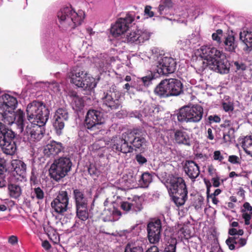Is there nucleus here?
<instances>
[{
  "instance_id": "nucleus-1",
  "label": "nucleus",
  "mask_w": 252,
  "mask_h": 252,
  "mask_svg": "<svg viewBox=\"0 0 252 252\" xmlns=\"http://www.w3.org/2000/svg\"><path fill=\"white\" fill-rule=\"evenodd\" d=\"M145 132L142 129L134 128L123 133L120 136L113 137L111 146L113 150L128 154L132 153L134 147L140 149L146 143Z\"/></svg>"
},
{
  "instance_id": "nucleus-2",
  "label": "nucleus",
  "mask_w": 252,
  "mask_h": 252,
  "mask_svg": "<svg viewBox=\"0 0 252 252\" xmlns=\"http://www.w3.org/2000/svg\"><path fill=\"white\" fill-rule=\"evenodd\" d=\"M200 50L201 57L204 59L198 61L202 64L200 66L201 70L209 67L211 69L221 74L229 72L230 64L222 51L211 46H203Z\"/></svg>"
},
{
  "instance_id": "nucleus-3",
  "label": "nucleus",
  "mask_w": 252,
  "mask_h": 252,
  "mask_svg": "<svg viewBox=\"0 0 252 252\" xmlns=\"http://www.w3.org/2000/svg\"><path fill=\"white\" fill-rule=\"evenodd\" d=\"M57 17L61 29L71 31L82 24L85 13L82 10L76 12L71 7H65L60 9L57 13Z\"/></svg>"
},
{
  "instance_id": "nucleus-4",
  "label": "nucleus",
  "mask_w": 252,
  "mask_h": 252,
  "mask_svg": "<svg viewBox=\"0 0 252 252\" xmlns=\"http://www.w3.org/2000/svg\"><path fill=\"white\" fill-rule=\"evenodd\" d=\"M183 92V84L179 80L175 78L161 81L154 89L155 94L160 98L178 96Z\"/></svg>"
},
{
  "instance_id": "nucleus-5",
  "label": "nucleus",
  "mask_w": 252,
  "mask_h": 252,
  "mask_svg": "<svg viewBox=\"0 0 252 252\" xmlns=\"http://www.w3.org/2000/svg\"><path fill=\"white\" fill-rule=\"evenodd\" d=\"M28 120L31 123L45 125L49 119L50 111L41 101L34 100L30 103L26 109Z\"/></svg>"
},
{
  "instance_id": "nucleus-6",
  "label": "nucleus",
  "mask_w": 252,
  "mask_h": 252,
  "mask_svg": "<svg viewBox=\"0 0 252 252\" xmlns=\"http://www.w3.org/2000/svg\"><path fill=\"white\" fill-rule=\"evenodd\" d=\"M170 193L172 200L177 207L185 204L188 199V191L184 179L182 177H176L170 181Z\"/></svg>"
},
{
  "instance_id": "nucleus-7",
  "label": "nucleus",
  "mask_w": 252,
  "mask_h": 252,
  "mask_svg": "<svg viewBox=\"0 0 252 252\" xmlns=\"http://www.w3.org/2000/svg\"><path fill=\"white\" fill-rule=\"evenodd\" d=\"M72 165L71 159L68 157H63L55 159L49 170L51 178L59 182L70 171Z\"/></svg>"
},
{
  "instance_id": "nucleus-8",
  "label": "nucleus",
  "mask_w": 252,
  "mask_h": 252,
  "mask_svg": "<svg viewBox=\"0 0 252 252\" xmlns=\"http://www.w3.org/2000/svg\"><path fill=\"white\" fill-rule=\"evenodd\" d=\"M16 98L8 94L2 95L0 99V114L2 115L4 122L8 125L12 124L16 119Z\"/></svg>"
},
{
  "instance_id": "nucleus-9",
  "label": "nucleus",
  "mask_w": 252,
  "mask_h": 252,
  "mask_svg": "<svg viewBox=\"0 0 252 252\" xmlns=\"http://www.w3.org/2000/svg\"><path fill=\"white\" fill-rule=\"evenodd\" d=\"M203 113V108L200 105L186 106L179 109L177 119L180 123H198L201 120Z\"/></svg>"
},
{
  "instance_id": "nucleus-10",
  "label": "nucleus",
  "mask_w": 252,
  "mask_h": 252,
  "mask_svg": "<svg viewBox=\"0 0 252 252\" xmlns=\"http://www.w3.org/2000/svg\"><path fill=\"white\" fill-rule=\"evenodd\" d=\"M134 20L133 15L130 13L126 14L124 18H119L115 24L111 26L110 32L112 36L114 37H118L122 35L125 36V32Z\"/></svg>"
},
{
  "instance_id": "nucleus-11",
  "label": "nucleus",
  "mask_w": 252,
  "mask_h": 252,
  "mask_svg": "<svg viewBox=\"0 0 252 252\" xmlns=\"http://www.w3.org/2000/svg\"><path fill=\"white\" fill-rule=\"evenodd\" d=\"M69 198L66 190H60L51 202V205L57 214L63 215L68 210Z\"/></svg>"
},
{
  "instance_id": "nucleus-12",
  "label": "nucleus",
  "mask_w": 252,
  "mask_h": 252,
  "mask_svg": "<svg viewBox=\"0 0 252 252\" xmlns=\"http://www.w3.org/2000/svg\"><path fill=\"white\" fill-rule=\"evenodd\" d=\"M161 222L158 219L150 220L147 226V237L151 244H157L161 239Z\"/></svg>"
},
{
  "instance_id": "nucleus-13",
  "label": "nucleus",
  "mask_w": 252,
  "mask_h": 252,
  "mask_svg": "<svg viewBox=\"0 0 252 252\" xmlns=\"http://www.w3.org/2000/svg\"><path fill=\"white\" fill-rule=\"evenodd\" d=\"M31 127L27 128L25 132L22 133L24 136V142L29 141H39L43 137L44 134V127L45 125H39L38 123H31Z\"/></svg>"
},
{
  "instance_id": "nucleus-14",
  "label": "nucleus",
  "mask_w": 252,
  "mask_h": 252,
  "mask_svg": "<svg viewBox=\"0 0 252 252\" xmlns=\"http://www.w3.org/2000/svg\"><path fill=\"white\" fill-rule=\"evenodd\" d=\"M69 120L67 110L59 108L55 112L53 119V126L58 135H61L64 127V124Z\"/></svg>"
},
{
  "instance_id": "nucleus-15",
  "label": "nucleus",
  "mask_w": 252,
  "mask_h": 252,
  "mask_svg": "<svg viewBox=\"0 0 252 252\" xmlns=\"http://www.w3.org/2000/svg\"><path fill=\"white\" fill-rule=\"evenodd\" d=\"M177 66L175 59L171 57H161L157 63V72L159 74L167 75L174 73Z\"/></svg>"
},
{
  "instance_id": "nucleus-16",
  "label": "nucleus",
  "mask_w": 252,
  "mask_h": 252,
  "mask_svg": "<svg viewBox=\"0 0 252 252\" xmlns=\"http://www.w3.org/2000/svg\"><path fill=\"white\" fill-rule=\"evenodd\" d=\"M103 122V114L100 111L94 109H90L88 111L85 120V126L87 128L93 129Z\"/></svg>"
},
{
  "instance_id": "nucleus-17",
  "label": "nucleus",
  "mask_w": 252,
  "mask_h": 252,
  "mask_svg": "<svg viewBox=\"0 0 252 252\" xmlns=\"http://www.w3.org/2000/svg\"><path fill=\"white\" fill-rule=\"evenodd\" d=\"M102 97L103 105L111 109H117L122 106L121 94L118 91H111L104 93Z\"/></svg>"
},
{
  "instance_id": "nucleus-18",
  "label": "nucleus",
  "mask_w": 252,
  "mask_h": 252,
  "mask_svg": "<svg viewBox=\"0 0 252 252\" xmlns=\"http://www.w3.org/2000/svg\"><path fill=\"white\" fill-rule=\"evenodd\" d=\"M28 127H31V122H28L25 117L24 112L20 109L17 110V141L24 142V136L22 133L25 132Z\"/></svg>"
},
{
  "instance_id": "nucleus-19",
  "label": "nucleus",
  "mask_w": 252,
  "mask_h": 252,
  "mask_svg": "<svg viewBox=\"0 0 252 252\" xmlns=\"http://www.w3.org/2000/svg\"><path fill=\"white\" fill-rule=\"evenodd\" d=\"M150 37V34L149 32L136 30L127 33L125 39L123 41L128 43H134L135 44H141L149 40Z\"/></svg>"
},
{
  "instance_id": "nucleus-20",
  "label": "nucleus",
  "mask_w": 252,
  "mask_h": 252,
  "mask_svg": "<svg viewBox=\"0 0 252 252\" xmlns=\"http://www.w3.org/2000/svg\"><path fill=\"white\" fill-rule=\"evenodd\" d=\"M64 149L63 143L52 140L45 146L43 152L47 157L52 158L63 152Z\"/></svg>"
},
{
  "instance_id": "nucleus-21",
  "label": "nucleus",
  "mask_w": 252,
  "mask_h": 252,
  "mask_svg": "<svg viewBox=\"0 0 252 252\" xmlns=\"http://www.w3.org/2000/svg\"><path fill=\"white\" fill-rule=\"evenodd\" d=\"M183 169L192 182L195 181L200 173L199 166L193 160H186L183 165Z\"/></svg>"
},
{
  "instance_id": "nucleus-22",
  "label": "nucleus",
  "mask_w": 252,
  "mask_h": 252,
  "mask_svg": "<svg viewBox=\"0 0 252 252\" xmlns=\"http://www.w3.org/2000/svg\"><path fill=\"white\" fill-rule=\"evenodd\" d=\"M87 75V72L82 68L79 66L74 67L70 73V82L79 87Z\"/></svg>"
},
{
  "instance_id": "nucleus-23",
  "label": "nucleus",
  "mask_w": 252,
  "mask_h": 252,
  "mask_svg": "<svg viewBox=\"0 0 252 252\" xmlns=\"http://www.w3.org/2000/svg\"><path fill=\"white\" fill-rule=\"evenodd\" d=\"M240 236L229 237L226 239V244L230 250L239 249L246 245L247 239L240 237Z\"/></svg>"
},
{
  "instance_id": "nucleus-24",
  "label": "nucleus",
  "mask_w": 252,
  "mask_h": 252,
  "mask_svg": "<svg viewBox=\"0 0 252 252\" xmlns=\"http://www.w3.org/2000/svg\"><path fill=\"white\" fill-rule=\"evenodd\" d=\"M174 140L177 144L189 146L191 145L190 138L189 134L182 130L176 129L174 131Z\"/></svg>"
},
{
  "instance_id": "nucleus-25",
  "label": "nucleus",
  "mask_w": 252,
  "mask_h": 252,
  "mask_svg": "<svg viewBox=\"0 0 252 252\" xmlns=\"http://www.w3.org/2000/svg\"><path fill=\"white\" fill-rule=\"evenodd\" d=\"M14 138V137H10V139L6 138L3 140L4 143H0V146L6 155L13 156L16 152V142Z\"/></svg>"
},
{
  "instance_id": "nucleus-26",
  "label": "nucleus",
  "mask_w": 252,
  "mask_h": 252,
  "mask_svg": "<svg viewBox=\"0 0 252 252\" xmlns=\"http://www.w3.org/2000/svg\"><path fill=\"white\" fill-rule=\"evenodd\" d=\"M243 207L242 217L244 220L245 224L250 225V227L252 229V207L249 203L245 202Z\"/></svg>"
},
{
  "instance_id": "nucleus-27",
  "label": "nucleus",
  "mask_w": 252,
  "mask_h": 252,
  "mask_svg": "<svg viewBox=\"0 0 252 252\" xmlns=\"http://www.w3.org/2000/svg\"><path fill=\"white\" fill-rule=\"evenodd\" d=\"M73 189V198L75 206L88 204L87 199L85 196L83 189Z\"/></svg>"
},
{
  "instance_id": "nucleus-28",
  "label": "nucleus",
  "mask_w": 252,
  "mask_h": 252,
  "mask_svg": "<svg viewBox=\"0 0 252 252\" xmlns=\"http://www.w3.org/2000/svg\"><path fill=\"white\" fill-rule=\"evenodd\" d=\"M88 204L75 206L76 215L80 220L85 221L89 218Z\"/></svg>"
},
{
  "instance_id": "nucleus-29",
  "label": "nucleus",
  "mask_w": 252,
  "mask_h": 252,
  "mask_svg": "<svg viewBox=\"0 0 252 252\" xmlns=\"http://www.w3.org/2000/svg\"><path fill=\"white\" fill-rule=\"evenodd\" d=\"M224 40L223 42V45L226 51L229 52H235L237 45L235 42V37L232 34H228L224 36Z\"/></svg>"
},
{
  "instance_id": "nucleus-30",
  "label": "nucleus",
  "mask_w": 252,
  "mask_h": 252,
  "mask_svg": "<svg viewBox=\"0 0 252 252\" xmlns=\"http://www.w3.org/2000/svg\"><path fill=\"white\" fill-rule=\"evenodd\" d=\"M71 98V104L73 109L76 111H80L84 106V102L83 98L77 95L76 92H72L70 94Z\"/></svg>"
},
{
  "instance_id": "nucleus-31",
  "label": "nucleus",
  "mask_w": 252,
  "mask_h": 252,
  "mask_svg": "<svg viewBox=\"0 0 252 252\" xmlns=\"http://www.w3.org/2000/svg\"><path fill=\"white\" fill-rule=\"evenodd\" d=\"M173 5L172 0H161L158 10L159 15L161 16L167 14Z\"/></svg>"
},
{
  "instance_id": "nucleus-32",
  "label": "nucleus",
  "mask_w": 252,
  "mask_h": 252,
  "mask_svg": "<svg viewBox=\"0 0 252 252\" xmlns=\"http://www.w3.org/2000/svg\"><path fill=\"white\" fill-rule=\"evenodd\" d=\"M15 134L14 131L6 128L5 126L0 122V143H4V139L10 137H15Z\"/></svg>"
},
{
  "instance_id": "nucleus-33",
  "label": "nucleus",
  "mask_w": 252,
  "mask_h": 252,
  "mask_svg": "<svg viewBox=\"0 0 252 252\" xmlns=\"http://www.w3.org/2000/svg\"><path fill=\"white\" fill-rule=\"evenodd\" d=\"M240 39L247 46L250 50H252V32L244 31L240 33Z\"/></svg>"
},
{
  "instance_id": "nucleus-34",
  "label": "nucleus",
  "mask_w": 252,
  "mask_h": 252,
  "mask_svg": "<svg viewBox=\"0 0 252 252\" xmlns=\"http://www.w3.org/2000/svg\"><path fill=\"white\" fill-rule=\"evenodd\" d=\"M96 85L94 78L88 74L83 80L82 84L79 87L82 88L84 90H91L95 88Z\"/></svg>"
},
{
  "instance_id": "nucleus-35",
  "label": "nucleus",
  "mask_w": 252,
  "mask_h": 252,
  "mask_svg": "<svg viewBox=\"0 0 252 252\" xmlns=\"http://www.w3.org/2000/svg\"><path fill=\"white\" fill-rule=\"evenodd\" d=\"M241 144L244 151L247 155L250 154L252 151V135H247L242 138Z\"/></svg>"
},
{
  "instance_id": "nucleus-36",
  "label": "nucleus",
  "mask_w": 252,
  "mask_h": 252,
  "mask_svg": "<svg viewBox=\"0 0 252 252\" xmlns=\"http://www.w3.org/2000/svg\"><path fill=\"white\" fill-rule=\"evenodd\" d=\"M152 181V175L150 173L146 172L143 173L139 180V185L142 188H147Z\"/></svg>"
},
{
  "instance_id": "nucleus-37",
  "label": "nucleus",
  "mask_w": 252,
  "mask_h": 252,
  "mask_svg": "<svg viewBox=\"0 0 252 252\" xmlns=\"http://www.w3.org/2000/svg\"><path fill=\"white\" fill-rule=\"evenodd\" d=\"M131 206V211L138 212L141 211L142 209V202L141 198L138 196H134L131 200V202H130Z\"/></svg>"
},
{
  "instance_id": "nucleus-38",
  "label": "nucleus",
  "mask_w": 252,
  "mask_h": 252,
  "mask_svg": "<svg viewBox=\"0 0 252 252\" xmlns=\"http://www.w3.org/2000/svg\"><path fill=\"white\" fill-rule=\"evenodd\" d=\"M26 164L23 161L17 159V175L24 179L26 177Z\"/></svg>"
},
{
  "instance_id": "nucleus-39",
  "label": "nucleus",
  "mask_w": 252,
  "mask_h": 252,
  "mask_svg": "<svg viewBox=\"0 0 252 252\" xmlns=\"http://www.w3.org/2000/svg\"><path fill=\"white\" fill-rule=\"evenodd\" d=\"M177 240L175 238L170 237L168 241L164 252H176Z\"/></svg>"
},
{
  "instance_id": "nucleus-40",
  "label": "nucleus",
  "mask_w": 252,
  "mask_h": 252,
  "mask_svg": "<svg viewBox=\"0 0 252 252\" xmlns=\"http://www.w3.org/2000/svg\"><path fill=\"white\" fill-rule=\"evenodd\" d=\"M33 191L32 192V197H35L38 200H42L45 197V193L43 190L39 187H35L32 189Z\"/></svg>"
},
{
  "instance_id": "nucleus-41",
  "label": "nucleus",
  "mask_w": 252,
  "mask_h": 252,
  "mask_svg": "<svg viewBox=\"0 0 252 252\" xmlns=\"http://www.w3.org/2000/svg\"><path fill=\"white\" fill-rule=\"evenodd\" d=\"M124 252H143L142 247L133 243H128L125 249Z\"/></svg>"
},
{
  "instance_id": "nucleus-42",
  "label": "nucleus",
  "mask_w": 252,
  "mask_h": 252,
  "mask_svg": "<svg viewBox=\"0 0 252 252\" xmlns=\"http://www.w3.org/2000/svg\"><path fill=\"white\" fill-rule=\"evenodd\" d=\"M234 132V128L233 127L230 128L227 132H224L223 134L224 142L226 143L231 141L235 137Z\"/></svg>"
},
{
  "instance_id": "nucleus-43",
  "label": "nucleus",
  "mask_w": 252,
  "mask_h": 252,
  "mask_svg": "<svg viewBox=\"0 0 252 252\" xmlns=\"http://www.w3.org/2000/svg\"><path fill=\"white\" fill-rule=\"evenodd\" d=\"M206 186H207L206 194H207V197L208 199L210 197H212V196L216 197V196L218 195L219 194H220L221 193V189H217L215 190L214 193L210 194V188L212 186L211 185V183L209 182H208V183H206Z\"/></svg>"
},
{
  "instance_id": "nucleus-44",
  "label": "nucleus",
  "mask_w": 252,
  "mask_h": 252,
  "mask_svg": "<svg viewBox=\"0 0 252 252\" xmlns=\"http://www.w3.org/2000/svg\"><path fill=\"white\" fill-rule=\"evenodd\" d=\"M223 35V31L221 29H218L212 35V37L213 40H215L218 43L220 44L222 41L221 38Z\"/></svg>"
},
{
  "instance_id": "nucleus-45",
  "label": "nucleus",
  "mask_w": 252,
  "mask_h": 252,
  "mask_svg": "<svg viewBox=\"0 0 252 252\" xmlns=\"http://www.w3.org/2000/svg\"><path fill=\"white\" fill-rule=\"evenodd\" d=\"M204 200V197L201 195H197L196 197L195 200L194 202L193 206L196 209L201 208Z\"/></svg>"
},
{
  "instance_id": "nucleus-46",
  "label": "nucleus",
  "mask_w": 252,
  "mask_h": 252,
  "mask_svg": "<svg viewBox=\"0 0 252 252\" xmlns=\"http://www.w3.org/2000/svg\"><path fill=\"white\" fill-rule=\"evenodd\" d=\"M228 234L231 235V237L242 236L244 234V231L242 229L237 230V229L235 228H231L229 229Z\"/></svg>"
},
{
  "instance_id": "nucleus-47",
  "label": "nucleus",
  "mask_w": 252,
  "mask_h": 252,
  "mask_svg": "<svg viewBox=\"0 0 252 252\" xmlns=\"http://www.w3.org/2000/svg\"><path fill=\"white\" fill-rule=\"evenodd\" d=\"M7 171L6 160L4 158H0V175L5 176Z\"/></svg>"
},
{
  "instance_id": "nucleus-48",
  "label": "nucleus",
  "mask_w": 252,
  "mask_h": 252,
  "mask_svg": "<svg viewBox=\"0 0 252 252\" xmlns=\"http://www.w3.org/2000/svg\"><path fill=\"white\" fill-rule=\"evenodd\" d=\"M30 184L32 189L35 187H38L37 186L39 184V180H38L37 176L33 172H32V175L30 177Z\"/></svg>"
},
{
  "instance_id": "nucleus-49",
  "label": "nucleus",
  "mask_w": 252,
  "mask_h": 252,
  "mask_svg": "<svg viewBox=\"0 0 252 252\" xmlns=\"http://www.w3.org/2000/svg\"><path fill=\"white\" fill-rule=\"evenodd\" d=\"M222 106L223 107V110L225 112H229V111H233L234 110V105L233 103L228 102H222Z\"/></svg>"
},
{
  "instance_id": "nucleus-50",
  "label": "nucleus",
  "mask_w": 252,
  "mask_h": 252,
  "mask_svg": "<svg viewBox=\"0 0 252 252\" xmlns=\"http://www.w3.org/2000/svg\"><path fill=\"white\" fill-rule=\"evenodd\" d=\"M88 171L89 173L91 176H97L98 173V171L96 168L95 166L93 164H90L88 168Z\"/></svg>"
},
{
  "instance_id": "nucleus-51",
  "label": "nucleus",
  "mask_w": 252,
  "mask_h": 252,
  "mask_svg": "<svg viewBox=\"0 0 252 252\" xmlns=\"http://www.w3.org/2000/svg\"><path fill=\"white\" fill-rule=\"evenodd\" d=\"M8 189L11 197L16 198V185L10 184L8 185Z\"/></svg>"
},
{
  "instance_id": "nucleus-52",
  "label": "nucleus",
  "mask_w": 252,
  "mask_h": 252,
  "mask_svg": "<svg viewBox=\"0 0 252 252\" xmlns=\"http://www.w3.org/2000/svg\"><path fill=\"white\" fill-rule=\"evenodd\" d=\"M233 64L237 70H244L246 68L245 64L242 62L235 61L234 62Z\"/></svg>"
},
{
  "instance_id": "nucleus-53",
  "label": "nucleus",
  "mask_w": 252,
  "mask_h": 252,
  "mask_svg": "<svg viewBox=\"0 0 252 252\" xmlns=\"http://www.w3.org/2000/svg\"><path fill=\"white\" fill-rule=\"evenodd\" d=\"M135 159L140 165H143L147 162V159L140 154L136 155Z\"/></svg>"
},
{
  "instance_id": "nucleus-54",
  "label": "nucleus",
  "mask_w": 252,
  "mask_h": 252,
  "mask_svg": "<svg viewBox=\"0 0 252 252\" xmlns=\"http://www.w3.org/2000/svg\"><path fill=\"white\" fill-rule=\"evenodd\" d=\"M121 207L124 211L127 212L131 210V206L130 202L124 201L121 203Z\"/></svg>"
},
{
  "instance_id": "nucleus-55",
  "label": "nucleus",
  "mask_w": 252,
  "mask_h": 252,
  "mask_svg": "<svg viewBox=\"0 0 252 252\" xmlns=\"http://www.w3.org/2000/svg\"><path fill=\"white\" fill-rule=\"evenodd\" d=\"M213 158L214 160H218L220 162H221L224 159L223 156L221 154L220 151H215L214 152Z\"/></svg>"
},
{
  "instance_id": "nucleus-56",
  "label": "nucleus",
  "mask_w": 252,
  "mask_h": 252,
  "mask_svg": "<svg viewBox=\"0 0 252 252\" xmlns=\"http://www.w3.org/2000/svg\"><path fill=\"white\" fill-rule=\"evenodd\" d=\"M228 161L232 164H240L239 157L235 155L229 156Z\"/></svg>"
},
{
  "instance_id": "nucleus-57",
  "label": "nucleus",
  "mask_w": 252,
  "mask_h": 252,
  "mask_svg": "<svg viewBox=\"0 0 252 252\" xmlns=\"http://www.w3.org/2000/svg\"><path fill=\"white\" fill-rule=\"evenodd\" d=\"M153 77L150 76H147L142 78V82L145 86H148L151 81L153 80Z\"/></svg>"
},
{
  "instance_id": "nucleus-58",
  "label": "nucleus",
  "mask_w": 252,
  "mask_h": 252,
  "mask_svg": "<svg viewBox=\"0 0 252 252\" xmlns=\"http://www.w3.org/2000/svg\"><path fill=\"white\" fill-rule=\"evenodd\" d=\"M208 171L210 176L213 177L218 176L217 175L216 169L212 165L208 167Z\"/></svg>"
},
{
  "instance_id": "nucleus-59",
  "label": "nucleus",
  "mask_w": 252,
  "mask_h": 252,
  "mask_svg": "<svg viewBox=\"0 0 252 252\" xmlns=\"http://www.w3.org/2000/svg\"><path fill=\"white\" fill-rule=\"evenodd\" d=\"M220 178L219 176L213 177L212 182L214 187H219L220 186Z\"/></svg>"
},
{
  "instance_id": "nucleus-60",
  "label": "nucleus",
  "mask_w": 252,
  "mask_h": 252,
  "mask_svg": "<svg viewBox=\"0 0 252 252\" xmlns=\"http://www.w3.org/2000/svg\"><path fill=\"white\" fill-rule=\"evenodd\" d=\"M208 120L210 123L211 122H215V123H219L220 121V118L217 115L214 116H210L208 117Z\"/></svg>"
},
{
  "instance_id": "nucleus-61",
  "label": "nucleus",
  "mask_w": 252,
  "mask_h": 252,
  "mask_svg": "<svg viewBox=\"0 0 252 252\" xmlns=\"http://www.w3.org/2000/svg\"><path fill=\"white\" fill-rule=\"evenodd\" d=\"M151 6L147 5L145 7L144 10L145 14L150 17H152L154 15V12L151 10Z\"/></svg>"
},
{
  "instance_id": "nucleus-62",
  "label": "nucleus",
  "mask_w": 252,
  "mask_h": 252,
  "mask_svg": "<svg viewBox=\"0 0 252 252\" xmlns=\"http://www.w3.org/2000/svg\"><path fill=\"white\" fill-rule=\"evenodd\" d=\"M6 184L5 176L0 175V188L5 187Z\"/></svg>"
},
{
  "instance_id": "nucleus-63",
  "label": "nucleus",
  "mask_w": 252,
  "mask_h": 252,
  "mask_svg": "<svg viewBox=\"0 0 252 252\" xmlns=\"http://www.w3.org/2000/svg\"><path fill=\"white\" fill-rule=\"evenodd\" d=\"M42 246L46 250H49L51 248V246L50 244L47 240H45L42 242Z\"/></svg>"
},
{
  "instance_id": "nucleus-64",
  "label": "nucleus",
  "mask_w": 252,
  "mask_h": 252,
  "mask_svg": "<svg viewBox=\"0 0 252 252\" xmlns=\"http://www.w3.org/2000/svg\"><path fill=\"white\" fill-rule=\"evenodd\" d=\"M146 252H159V250L157 246H153L149 248Z\"/></svg>"
}]
</instances>
